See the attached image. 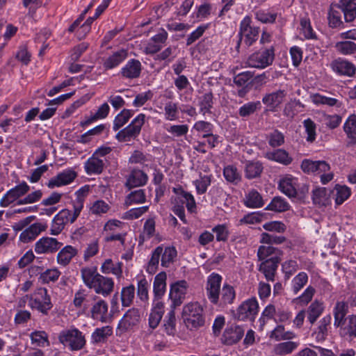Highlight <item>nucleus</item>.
<instances>
[{
    "mask_svg": "<svg viewBox=\"0 0 356 356\" xmlns=\"http://www.w3.org/2000/svg\"><path fill=\"white\" fill-rule=\"evenodd\" d=\"M252 19L249 16H245L240 23L238 33V41L236 49L239 51L241 45L245 49L253 44L259 38L260 29L257 26H252Z\"/></svg>",
    "mask_w": 356,
    "mask_h": 356,
    "instance_id": "obj_1",
    "label": "nucleus"
},
{
    "mask_svg": "<svg viewBox=\"0 0 356 356\" xmlns=\"http://www.w3.org/2000/svg\"><path fill=\"white\" fill-rule=\"evenodd\" d=\"M25 298L29 301V307L44 316H48L49 311L53 308L51 298L48 294L47 289L39 288L30 295H26Z\"/></svg>",
    "mask_w": 356,
    "mask_h": 356,
    "instance_id": "obj_2",
    "label": "nucleus"
},
{
    "mask_svg": "<svg viewBox=\"0 0 356 356\" xmlns=\"http://www.w3.org/2000/svg\"><path fill=\"white\" fill-rule=\"evenodd\" d=\"M59 341L71 351L83 349L86 343L85 336L77 328L63 330L58 336Z\"/></svg>",
    "mask_w": 356,
    "mask_h": 356,
    "instance_id": "obj_3",
    "label": "nucleus"
},
{
    "mask_svg": "<svg viewBox=\"0 0 356 356\" xmlns=\"http://www.w3.org/2000/svg\"><path fill=\"white\" fill-rule=\"evenodd\" d=\"M182 315L186 327L190 330L197 329L204 324L203 309L197 302H192L185 305Z\"/></svg>",
    "mask_w": 356,
    "mask_h": 356,
    "instance_id": "obj_4",
    "label": "nucleus"
},
{
    "mask_svg": "<svg viewBox=\"0 0 356 356\" xmlns=\"http://www.w3.org/2000/svg\"><path fill=\"white\" fill-rule=\"evenodd\" d=\"M145 115L140 113L125 128L120 130L116 135V138L120 142H129L131 139L137 138L140 131L143 125L145 123Z\"/></svg>",
    "mask_w": 356,
    "mask_h": 356,
    "instance_id": "obj_5",
    "label": "nucleus"
},
{
    "mask_svg": "<svg viewBox=\"0 0 356 356\" xmlns=\"http://www.w3.org/2000/svg\"><path fill=\"white\" fill-rule=\"evenodd\" d=\"M142 315L143 313L138 308L129 309L119 321L117 330L120 334L134 330L139 325Z\"/></svg>",
    "mask_w": 356,
    "mask_h": 356,
    "instance_id": "obj_6",
    "label": "nucleus"
},
{
    "mask_svg": "<svg viewBox=\"0 0 356 356\" xmlns=\"http://www.w3.org/2000/svg\"><path fill=\"white\" fill-rule=\"evenodd\" d=\"M273 47L261 50L251 54L247 60V64L250 67L264 69L270 65L275 58Z\"/></svg>",
    "mask_w": 356,
    "mask_h": 356,
    "instance_id": "obj_7",
    "label": "nucleus"
},
{
    "mask_svg": "<svg viewBox=\"0 0 356 356\" xmlns=\"http://www.w3.org/2000/svg\"><path fill=\"white\" fill-rule=\"evenodd\" d=\"M259 305L256 298L243 302L238 308L236 318L239 321H254L258 313Z\"/></svg>",
    "mask_w": 356,
    "mask_h": 356,
    "instance_id": "obj_8",
    "label": "nucleus"
},
{
    "mask_svg": "<svg viewBox=\"0 0 356 356\" xmlns=\"http://www.w3.org/2000/svg\"><path fill=\"white\" fill-rule=\"evenodd\" d=\"M222 277L216 273H211L207 282V295L210 302L214 305H218L220 291V284Z\"/></svg>",
    "mask_w": 356,
    "mask_h": 356,
    "instance_id": "obj_9",
    "label": "nucleus"
},
{
    "mask_svg": "<svg viewBox=\"0 0 356 356\" xmlns=\"http://www.w3.org/2000/svg\"><path fill=\"white\" fill-rule=\"evenodd\" d=\"M29 190L30 187L26 182L22 181L7 191L0 200V206L1 207H8L20 197L26 194Z\"/></svg>",
    "mask_w": 356,
    "mask_h": 356,
    "instance_id": "obj_10",
    "label": "nucleus"
},
{
    "mask_svg": "<svg viewBox=\"0 0 356 356\" xmlns=\"http://www.w3.org/2000/svg\"><path fill=\"white\" fill-rule=\"evenodd\" d=\"M83 209L82 203L79 201L78 203H73V211L64 209L60 211L54 218V221L59 222L60 225L65 226L67 223L75 222Z\"/></svg>",
    "mask_w": 356,
    "mask_h": 356,
    "instance_id": "obj_11",
    "label": "nucleus"
},
{
    "mask_svg": "<svg viewBox=\"0 0 356 356\" xmlns=\"http://www.w3.org/2000/svg\"><path fill=\"white\" fill-rule=\"evenodd\" d=\"M186 288L187 283L184 280L171 284L169 298L172 301L171 307L172 309L182 304L186 293Z\"/></svg>",
    "mask_w": 356,
    "mask_h": 356,
    "instance_id": "obj_12",
    "label": "nucleus"
},
{
    "mask_svg": "<svg viewBox=\"0 0 356 356\" xmlns=\"http://www.w3.org/2000/svg\"><path fill=\"white\" fill-rule=\"evenodd\" d=\"M62 245L54 238L42 237L35 243V251L38 254L53 253L59 250Z\"/></svg>",
    "mask_w": 356,
    "mask_h": 356,
    "instance_id": "obj_13",
    "label": "nucleus"
},
{
    "mask_svg": "<svg viewBox=\"0 0 356 356\" xmlns=\"http://www.w3.org/2000/svg\"><path fill=\"white\" fill-rule=\"evenodd\" d=\"M76 172L72 169H66L49 179L47 186L49 188L65 186L72 183L76 177Z\"/></svg>",
    "mask_w": 356,
    "mask_h": 356,
    "instance_id": "obj_14",
    "label": "nucleus"
},
{
    "mask_svg": "<svg viewBox=\"0 0 356 356\" xmlns=\"http://www.w3.org/2000/svg\"><path fill=\"white\" fill-rule=\"evenodd\" d=\"M244 334V330L237 325H228L225 330L222 341L225 345L231 346L238 343Z\"/></svg>",
    "mask_w": 356,
    "mask_h": 356,
    "instance_id": "obj_15",
    "label": "nucleus"
},
{
    "mask_svg": "<svg viewBox=\"0 0 356 356\" xmlns=\"http://www.w3.org/2000/svg\"><path fill=\"white\" fill-rule=\"evenodd\" d=\"M301 169L305 173L321 175L330 170V165L325 161H312L304 159L301 163Z\"/></svg>",
    "mask_w": 356,
    "mask_h": 356,
    "instance_id": "obj_16",
    "label": "nucleus"
},
{
    "mask_svg": "<svg viewBox=\"0 0 356 356\" xmlns=\"http://www.w3.org/2000/svg\"><path fill=\"white\" fill-rule=\"evenodd\" d=\"M281 259L282 258L277 257H270L260 264L259 270L264 275L267 281L273 282L275 280L278 264Z\"/></svg>",
    "mask_w": 356,
    "mask_h": 356,
    "instance_id": "obj_17",
    "label": "nucleus"
},
{
    "mask_svg": "<svg viewBox=\"0 0 356 356\" xmlns=\"http://www.w3.org/2000/svg\"><path fill=\"white\" fill-rule=\"evenodd\" d=\"M148 180L147 175L143 170L134 168L127 176V181L124 184L125 187L129 190L133 188L140 187L145 185Z\"/></svg>",
    "mask_w": 356,
    "mask_h": 356,
    "instance_id": "obj_18",
    "label": "nucleus"
},
{
    "mask_svg": "<svg viewBox=\"0 0 356 356\" xmlns=\"http://www.w3.org/2000/svg\"><path fill=\"white\" fill-rule=\"evenodd\" d=\"M331 66L332 70L340 75L353 76L356 72V67L353 63L340 58L334 60Z\"/></svg>",
    "mask_w": 356,
    "mask_h": 356,
    "instance_id": "obj_19",
    "label": "nucleus"
},
{
    "mask_svg": "<svg viewBox=\"0 0 356 356\" xmlns=\"http://www.w3.org/2000/svg\"><path fill=\"white\" fill-rule=\"evenodd\" d=\"M142 71V65L137 59L129 60L126 65L121 69L120 74L122 76L126 79H136L140 76Z\"/></svg>",
    "mask_w": 356,
    "mask_h": 356,
    "instance_id": "obj_20",
    "label": "nucleus"
},
{
    "mask_svg": "<svg viewBox=\"0 0 356 356\" xmlns=\"http://www.w3.org/2000/svg\"><path fill=\"white\" fill-rule=\"evenodd\" d=\"M286 95V90L280 89L264 95L262 102L270 108V111H274L284 102Z\"/></svg>",
    "mask_w": 356,
    "mask_h": 356,
    "instance_id": "obj_21",
    "label": "nucleus"
},
{
    "mask_svg": "<svg viewBox=\"0 0 356 356\" xmlns=\"http://www.w3.org/2000/svg\"><path fill=\"white\" fill-rule=\"evenodd\" d=\"M298 179L292 176H287L279 181V188L289 197H296L298 195Z\"/></svg>",
    "mask_w": 356,
    "mask_h": 356,
    "instance_id": "obj_22",
    "label": "nucleus"
},
{
    "mask_svg": "<svg viewBox=\"0 0 356 356\" xmlns=\"http://www.w3.org/2000/svg\"><path fill=\"white\" fill-rule=\"evenodd\" d=\"M343 131L347 136L346 145L352 147L356 145V115L348 117L343 124Z\"/></svg>",
    "mask_w": 356,
    "mask_h": 356,
    "instance_id": "obj_23",
    "label": "nucleus"
},
{
    "mask_svg": "<svg viewBox=\"0 0 356 356\" xmlns=\"http://www.w3.org/2000/svg\"><path fill=\"white\" fill-rule=\"evenodd\" d=\"M334 6L343 13L346 22H351L356 18L355 0H340Z\"/></svg>",
    "mask_w": 356,
    "mask_h": 356,
    "instance_id": "obj_24",
    "label": "nucleus"
},
{
    "mask_svg": "<svg viewBox=\"0 0 356 356\" xmlns=\"http://www.w3.org/2000/svg\"><path fill=\"white\" fill-rule=\"evenodd\" d=\"M114 287V282L112 278L100 275L98 281L92 288L97 294L107 296L111 294Z\"/></svg>",
    "mask_w": 356,
    "mask_h": 356,
    "instance_id": "obj_25",
    "label": "nucleus"
},
{
    "mask_svg": "<svg viewBox=\"0 0 356 356\" xmlns=\"http://www.w3.org/2000/svg\"><path fill=\"white\" fill-rule=\"evenodd\" d=\"M90 309L91 318L94 320L105 322L108 312V304L102 299L96 300Z\"/></svg>",
    "mask_w": 356,
    "mask_h": 356,
    "instance_id": "obj_26",
    "label": "nucleus"
},
{
    "mask_svg": "<svg viewBox=\"0 0 356 356\" xmlns=\"http://www.w3.org/2000/svg\"><path fill=\"white\" fill-rule=\"evenodd\" d=\"M81 275L85 285L92 289L101 275L96 266L84 267L81 269Z\"/></svg>",
    "mask_w": 356,
    "mask_h": 356,
    "instance_id": "obj_27",
    "label": "nucleus"
},
{
    "mask_svg": "<svg viewBox=\"0 0 356 356\" xmlns=\"http://www.w3.org/2000/svg\"><path fill=\"white\" fill-rule=\"evenodd\" d=\"M348 303L345 302H337L336 303V305L334 308V325L336 327L341 328L343 325L346 324L345 321L346 319H345V316L348 313Z\"/></svg>",
    "mask_w": 356,
    "mask_h": 356,
    "instance_id": "obj_28",
    "label": "nucleus"
},
{
    "mask_svg": "<svg viewBox=\"0 0 356 356\" xmlns=\"http://www.w3.org/2000/svg\"><path fill=\"white\" fill-rule=\"evenodd\" d=\"M266 157L270 160L284 165L291 163L293 159L288 152L284 149H277L273 152H268Z\"/></svg>",
    "mask_w": 356,
    "mask_h": 356,
    "instance_id": "obj_29",
    "label": "nucleus"
},
{
    "mask_svg": "<svg viewBox=\"0 0 356 356\" xmlns=\"http://www.w3.org/2000/svg\"><path fill=\"white\" fill-rule=\"evenodd\" d=\"M84 168L88 175H99L103 172L104 162L103 160L92 155L85 163Z\"/></svg>",
    "mask_w": 356,
    "mask_h": 356,
    "instance_id": "obj_30",
    "label": "nucleus"
},
{
    "mask_svg": "<svg viewBox=\"0 0 356 356\" xmlns=\"http://www.w3.org/2000/svg\"><path fill=\"white\" fill-rule=\"evenodd\" d=\"M283 252L281 250L272 245H261L257 250V257L259 261H266L270 257H277L281 258Z\"/></svg>",
    "mask_w": 356,
    "mask_h": 356,
    "instance_id": "obj_31",
    "label": "nucleus"
},
{
    "mask_svg": "<svg viewBox=\"0 0 356 356\" xmlns=\"http://www.w3.org/2000/svg\"><path fill=\"white\" fill-rule=\"evenodd\" d=\"M167 275L165 272L157 274L154 280L153 292L156 298H161L166 290Z\"/></svg>",
    "mask_w": 356,
    "mask_h": 356,
    "instance_id": "obj_32",
    "label": "nucleus"
},
{
    "mask_svg": "<svg viewBox=\"0 0 356 356\" xmlns=\"http://www.w3.org/2000/svg\"><path fill=\"white\" fill-rule=\"evenodd\" d=\"M324 306L322 302L317 300L312 302L305 311L308 321L313 325L322 314Z\"/></svg>",
    "mask_w": 356,
    "mask_h": 356,
    "instance_id": "obj_33",
    "label": "nucleus"
},
{
    "mask_svg": "<svg viewBox=\"0 0 356 356\" xmlns=\"http://www.w3.org/2000/svg\"><path fill=\"white\" fill-rule=\"evenodd\" d=\"M127 57V51L120 49L114 52L104 63V67L106 70H111L118 66Z\"/></svg>",
    "mask_w": 356,
    "mask_h": 356,
    "instance_id": "obj_34",
    "label": "nucleus"
},
{
    "mask_svg": "<svg viewBox=\"0 0 356 356\" xmlns=\"http://www.w3.org/2000/svg\"><path fill=\"white\" fill-rule=\"evenodd\" d=\"M236 293L233 286L229 284H224L220 291L219 302L218 304L224 306L232 304L235 299Z\"/></svg>",
    "mask_w": 356,
    "mask_h": 356,
    "instance_id": "obj_35",
    "label": "nucleus"
},
{
    "mask_svg": "<svg viewBox=\"0 0 356 356\" xmlns=\"http://www.w3.org/2000/svg\"><path fill=\"white\" fill-rule=\"evenodd\" d=\"M262 163L259 161H248L245 166V176L247 179H252L260 176L263 171Z\"/></svg>",
    "mask_w": 356,
    "mask_h": 356,
    "instance_id": "obj_36",
    "label": "nucleus"
},
{
    "mask_svg": "<svg viewBox=\"0 0 356 356\" xmlns=\"http://www.w3.org/2000/svg\"><path fill=\"white\" fill-rule=\"evenodd\" d=\"M77 254V250L72 245L63 248L57 255L58 263L63 266H67L72 259Z\"/></svg>",
    "mask_w": 356,
    "mask_h": 356,
    "instance_id": "obj_37",
    "label": "nucleus"
},
{
    "mask_svg": "<svg viewBox=\"0 0 356 356\" xmlns=\"http://www.w3.org/2000/svg\"><path fill=\"white\" fill-rule=\"evenodd\" d=\"M244 204L249 208H260L264 204L261 195L256 191L251 190L246 195Z\"/></svg>",
    "mask_w": 356,
    "mask_h": 356,
    "instance_id": "obj_38",
    "label": "nucleus"
},
{
    "mask_svg": "<svg viewBox=\"0 0 356 356\" xmlns=\"http://www.w3.org/2000/svg\"><path fill=\"white\" fill-rule=\"evenodd\" d=\"M109 111L110 107L108 104L104 103L99 106L95 113L88 118L86 120L81 122L80 125L81 127H86L99 119H104L107 117Z\"/></svg>",
    "mask_w": 356,
    "mask_h": 356,
    "instance_id": "obj_39",
    "label": "nucleus"
},
{
    "mask_svg": "<svg viewBox=\"0 0 356 356\" xmlns=\"http://www.w3.org/2000/svg\"><path fill=\"white\" fill-rule=\"evenodd\" d=\"M113 334L112 327L110 326H104L96 328L92 332L91 338L95 343H104L106 341L108 337Z\"/></svg>",
    "mask_w": 356,
    "mask_h": 356,
    "instance_id": "obj_40",
    "label": "nucleus"
},
{
    "mask_svg": "<svg viewBox=\"0 0 356 356\" xmlns=\"http://www.w3.org/2000/svg\"><path fill=\"white\" fill-rule=\"evenodd\" d=\"M298 346V343L286 341L276 344L273 348V353L276 355H285L291 354Z\"/></svg>",
    "mask_w": 356,
    "mask_h": 356,
    "instance_id": "obj_41",
    "label": "nucleus"
},
{
    "mask_svg": "<svg viewBox=\"0 0 356 356\" xmlns=\"http://www.w3.org/2000/svg\"><path fill=\"white\" fill-rule=\"evenodd\" d=\"M289 204L282 197L276 196L273 198L270 203L266 207V210L275 212H284L289 210Z\"/></svg>",
    "mask_w": 356,
    "mask_h": 356,
    "instance_id": "obj_42",
    "label": "nucleus"
},
{
    "mask_svg": "<svg viewBox=\"0 0 356 356\" xmlns=\"http://www.w3.org/2000/svg\"><path fill=\"white\" fill-rule=\"evenodd\" d=\"M134 115V111L130 109H123L120 113H118L113 121V129L114 131H118L125 124L128 122L129 119Z\"/></svg>",
    "mask_w": 356,
    "mask_h": 356,
    "instance_id": "obj_43",
    "label": "nucleus"
},
{
    "mask_svg": "<svg viewBox=\"0 0 356 356\" xmlns=\"http://www.w3.org/2000/svg\"><path fill=\"white\" fill-rule=\"evenodd\" d=\"M31 343L39 347H44L49 345L48 334L43 330H35L30 334Z\"/></svg>",
    "mask_w": 356,
    "mask_h": 356,
    "instance_id": "obj_44",
    "label": "nucleus"
},
{
    "mask_svg": "<svg viewBox=\"0 0 356 356\" xmlns=\"http://www.w3.org/2000/svg\"><path fill=\"white\" fill-rule=\"evenodd\" d=\"M146 202V195L143 189H137L131 191L125 200V204L127 206L134 204H143Z\"/></svg>",
    "mask_w": 356,
    "mask_h": 356,
    "instance_id": "obj_45",
    "label": "nucleus"
},
{
    "mask_svg": "<svg viewBox=\"0 0 356 356\" xmlns=\"http://www.w3.org/2000/svg\"><path fill=\"white\" fill-rule=\"evenodd\" d=\"M213 94L209 92L204 93L202 97H200L199 106L200 111L203 115L206 113H211V109L213 104Z\"/></svg>",
    "mask_w": 356,
    "mask_h": 356,
    "instance_id": "obj_46",
    "label": "nucleus"
},
{
    "mask_svg": "<svg viewBox=\"0 0 356 356\" xmlns=\"http://www.w3.org/2000/svg\"><path fill=\"white\" fill-rule=\"evenodd\" d=\"M162 246H158L153 251L152 254L151 259L148 262L146 270L148 273L153 275L156 273L158 266L159 260L161 259V255L162 254Z\"/></svg>",
    "mask_w": 356,
    "mask_h": 356,
    "instance_id": "obj_47",
    "label": "nucleus"
},
{
    "mask_svg": "<svg viewBox=\"0 0 356 356\" xmlns=\"http://www.w3.org/2000/svg\"><path fill=\"white\" fill-rule=\"evenodd\" d=\"M211 175L200 174L199 179L195 180L193 184L195 186L197 194H204L211 182Z\"/></svg>",
    "mask_w": 356,
    "mask_h": 356,
    "instance_id": "obj_48",
    "label": "nucleus"
},
{
    "mask_svg": "<svg viewBox=\"0 0 356 356\" xmlns=\"http://www.w3.org/2000/svg\"><path fill=\"white\" fill-rule=\"evenodd\" d=\"M135 296V287L133 284L123 287L121 291L120 298L123 307H129Z\"/></svg>",
    "mask_w": 356,
    "mask_h": 356,
    "instance_id": "obj_49",
    "label": "nucleus"
},
{
    "mask_svg": "<svg viewBox=\"0 0 356 356\" xmlns=\"http://www.w3.org/2000/svg\"><path fill=\"white\" fill-rule=\"evenodd\" d=\"M341 334L356 338V315L347 318V323L341 327Z\"/></svg>",
    "mask_w": 356,
    "mask_h": 356,
    "instance_id": "obj_50",
    "label": "nucleus"
},
{
    "mask_svg": "<svg viewBox=\"0 0 356 356\" xmlns=\"http://www.w3.org/2000/svg\"><path fill=\"white\" fill-rule=\"evenodd\" d=\"M335 6H331L328 13V24L331 28H343V23L341 19V13L335 9Z\"/></svg>",
    "mask_w": 356,
    "mask_h": 356,
    "instance_id": "obj_51",
    "label": "nucleus"
},
{
    "mask_svg": "<svg viewBox=\"0 0 356 356\" xmlns=\"http://www.w3.org/2000/svg\"><path fill=\"white\" fill-rule=\"evenodd\" d=\"M161 255V263L163 267H168L172 263L174 258L177 256V250L174 247H162Z\"/></svg>",
    "mask_w": 356,
    "mask_h": 356,
    "instance_id": "obj_52",
    "label": "nucleus"
},
{
    "mask_svg": "<svg viewBox=\"0 0 356 356\" xmlns=\"http://www.w3.org/2000/svg\"><path fill=\"white\" fill-rule=\"evenodd\" d=\"M261 107V102H250L243 105L238 110V115L242 118H246L253 114Z\"/></svg>",
    "mask_w": 356,
    "mask_h": 356,
    "instance_id": "obj_53",
    "label": "nucleus"
},
{
    "mask_svg": "<svg viewBox=\"0 0 356 356\" xmlns=\"http://www.w3.org/2000/svg\"><path fill=\"white\" fill-rule=\"evenodd\" d=\"M304 108V104L299 99H291L287 102L284 108L283 114L289 118H293L297 113L296 107Z\"/></svg>",
    "mask_w": 356,
    "mask_h": 356,
    "instance_id": "obj_54",
    "label": "nucleus"
},
{
    "mask_svg": "<svg viewBox=\"0 0 356 356\" xmlns=\"http://www.w3.org/2000/svg\"><path fill=\"white\" fill-rule=\"evenodd\" d=\"M312 200L314 204L325 206L328 202V195L325 188H319L313 191Z\"/></svg>",
    "mask_w": 356,
    "mask_h": 356,
    "instance_id": "obj_55",
    "label": "nucleus"
},
{
    "mask_svg": "<svg viewBox=\"0 0 356 356\" xmlns=\"http://www.w3.org/2000/svg\"><path fill=\"white\" fill-rule=\"evenodd\" d=\"M223 175L225 179L233 184H238L241 179V176L238 172L237 168L234 165H227L223 170Z\"/></svg>",
    "mask_w": 356,
    "mask_h": 356,
    "instance_id": "obj_56",
    "label": "nucleus"
},
{
    "mask_svg": "<svg viewBox=\"0 0 356 356\" xmlns=\"http://www.w3.org/2000/svg\"><path fill=\"white\" fill-rule=\"evenodd\" d=\"M253 74L249 71L239 73L234 77V83L238 87H248L252 83Z\"/></svg>",
    "mask_w": 356,
    "mask_h": 356,
    "instance_id": "obj_57",
    "label": "nucleus"
},
{
    "mask_svg": "<svg viewBox=\"0 0 356 356\" xmlns=\"http://www.w3.org/2000/svg\"><path fill=\"white\" fill-rule=\"evenodd\" d=\"M308 276L306 273H299L292 280V290L295 294H297L300 289L307 284Z\"/></svg>",
    "mask_w": 356,
    "mask_h": 356,
    "instance_id": "obj_58",
    "label": "nucleus"
},
{
    "mask_svg": "<svg viewBox=\"0 0 356 356\" xmlns=\"http://www.w3.org/2000/svg\"><path fill=\"white\" fill-rule=\"evenodd\" d=\"M331 316L327 315L319 321L318 332L316 333L318 339L324 340L325 339L327 335V327L331 323Z\"/></svg>",
    "mask_w": 356,
    "mask_h": 356,
    "instance_id": "obj_59",
    "label": "nucleus"
},
{
    "mask_svg": "<svg viewBox=\"0 0 356 356\" xmlns=\"http://www.w3.org/2000/svg\"><path fill=\"white\" fill-rule=\"evenodd\" d=\"M267 138L269 145L272 147H277L284 143V136L277 129H275L273 132L270 133Z\"/></svg>",
    "mask_w": 356,
    "mask_h": 356,
    "instance_id": "obj_60",
    "label": "nucleus"
},
{
    "mask_svg": "<svg viewBox=\"0 0 356 356\" xmlns=\"http://www.w3.org/2000/svg\"><path fill=\"white\" fill-rule=\"evenodd\" d=\"M175 309H172L169 312L167 316V320L165 321L164 327L166 333L168 335H175L176 332V318L175 314Z\"/></svg>",
    "mask_w": 356,
    "mask_h": 356,
    "instance_id": "obj_61",
    "label": "nucleus"
},
{
    "mask_svg": "<svg viewBox=\"0 0 356 356\" xmlns=\"http://www.w3.org/2000/svg\"><path fill=\"white\" fill-rule=\"evenodd\" d=\"M303 125L305 132L307 134L306 140L307 142L313 143L316 140V124L310 118L304 120Z\"/></svg>",
    "mask_w": 356,
    "mask_h": 356,
    "instance_id": "obj_62",
    "label": "nucleus"
},
{
    "mask_svg": "<svg viewBox=\"0 0 356 356\" xmlns=\"http://www.w3.org/2000/svg\"><path fill=\"white\" fill-rule=\"evenodd\" d=\"M335 202L339 205L344 202L350 195V190L346 186H338L336 188Z\"/></svg>",
    "mask_w": 356,
    "mask_h": 356,
    "instance_id": "obj_63",
    "label": "nucleus"
},
{
    "mask_svg": "<svg viewBox=\"0 0 356 356\" xmlns=\"http://www.w3.org/2000/svg\"><path fill=\"white\" fill-rule=\"evenodd\" d=\"M337 50L345 55L356 52V44L351 41L339 42L336 44Z\"/></svg>",
    "mask_w": 356,
    "mask_h": 356,
    "instance_id": "obj_64",
    "label": "nucleus"
}]
</instances>
